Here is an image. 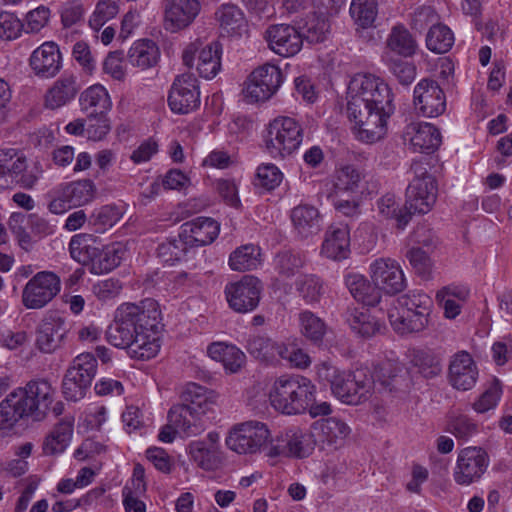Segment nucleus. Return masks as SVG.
I'll use <instances>...</instances> for the list:
<instances>
[{"label":"nucleus","mask_w":512,"mask_h":512,"mask_svg":"<svg viewBox=\"0 0 512 512\" xmlns=\"http://www.w3.org/2000/svg\"><path fill=\"white\" fill-rule=\"evenodd\" d=\"M389 86L372 74H356L349 82L347 113L355 138L366 144L383 139L394 112Z\"/></svg>","instance_id":"f257e3e1"},{"label":"nucleus","mask_w":512,"mask_h":512,"mask_svg":"<svg viewBox=\"0 0 512 512\" xmlns=\"http://www.w3.org/2000/svg\"><path fill=\"white\" fill-rule=\"evenodd\" d=\"M161 312L157 301L146 298L136 303H123L115 312L114 323L106 332L114 347L126 349L130 358L149 360L160 350L158 325Z\"/></svg>","instance_id":"f03ea898"},{"label":"nucleus","mask_w":512,"mask_h":512,"mask_svg":"<svg viewBox=\"0 0 512 512\" xmlns=\"http://www.w3.org/2000/svg\"><path fill=\"white\" fill-rule=\"evenodd\" d=\"M55 389L46 380H31L0 402V430H11L20 420L42 421L55 400Z\"/></svg>","instance_id":"7ed1b4c3"},{"label":"nucleus","mask_w":512,"mask_h":512,"mask_svg":"<svg viewBox=\"0 0 512 512\" xmlns=\"http://www.w3.org/2000/svg\"><path fill=\"white\" fill-rule=\"evenodd\" d=\"M317 376L329 383L334 396L348 405H358L368 400L374 391L375 380L367 368L347 372L324 362L318 365Z\"/></svg>","instance_id":"20e7f679"},{"label":"nucleus","mask_w":512,"mask_h":512,"mask_svg":"<svg viewBox=\"0 0 512 512\" xmlns=\"http://www.w3.org/2000/svg\"><path fill=\"white\" fill-rule=\"evenodd\" d=\"M431 304L430 297L419 291L398 297L388 309L390 325L400 335L423 331L428 325Z\"/></svg>","instance_id":"39448f33"},{"label":"nucleus","mask_w":512,"mask_h":512,"mask_svg":"<svg viewBox=\"0 0 512 512\" xmlns=\"http://www.w3.org/2000/svg\"><path fill=\"white\" fill-rule=\"evenodd\" d=\"M316 387L310 379L300 376H281L275 380L269 400L272 407L287 415L305 412L315 400Z\"/></svg>","instance_id":"423d86ee"},{"label":"nucleus","mask_w":512,"mask_h":512,"mask_svg":"<svg viewBox=\"0 0 512 512\" xmlns=\"http://www.w3.org/2000/svg\"><path fill=\"white\" fill-rule=\"evenodd\" d=\"M302 140L300 123L292 117L278 116L268 125L265 147L274 159H284L299 149Z\"/></svg>","instance_id":"0eeeda50"},{"label":"nucleus","mask_w":512,"mask_h":512,"mask_svg":"<svg viewBox=\"0 0 512 512\" xmlns=\"http://www.w3.org/2000/svg\"><path fill=\"white\" fill-rule=\"evenodd\" d=\"M414 178L406 190L405 209L412 214H426L434 206L437 198V184L432 175L420 162L411 166Z\"/></svg>","instance_id":"6e6552de"},{"label":"nucleus","mask_w":512,"mask_h":512,"mask_svg":"<svg viewBox=\"0 0 512 512\" xmlns=\"http://www.w3.org/2000/svg\"><path fill=\"white\" fill-rule=\"evenodd\" d=\"M95 195V186L91 180L83 179L64 182L49 192L48 210L55 215L91 202Z\"/></svg>","instance_id":"1a4fd4ad"},{"label":"nucleus","mask_w":512,"mask_h":512,"mask_svg":"<svg viewBox=\"0 0 512 512\" xmlns=\"http://www.w3.org/2000/svg\"><path fill=\"white\" fill-rule=\"evenodd\" d=\"M97 373V360L91 353L76 356L68 368L63 382L64 397L70 401H78L85 396Z\"/></svg>","instance_id":"9d476101"},{"label":"nucleus","mask_w":512,"mask_h":512,"mask_svg":"<svg viewBox=\"0 0 512 512\" xmlns=\"http://www.w3.org/2000/svg\"><path fill=\"white\" fill-rule=\"evenodd\" d=\"M271 441L266 424L247 421L235 425L226 437V445L240 455H253L260 452Z\"/></svg>","instance_id":"9b49d317"},{"label":"nucleus","mask_w":512,"mask_h":512,"mask_svg":"<svg viewBox=\"0 0 512 512\" xmlns=\"http://www.w3.org/2000/svg\"><path fill=\"white\" fill-rule=\"evenodd\" d=\"M39 173L28 170L25 155L16 149L0 150V191L14 185L31 189L37 183Z\"/></svg>","instance_id":"f8f14e48"},{"label":"nucleus","mask_w":512,"mask_h":512,"mask_svg":"<svg viewBox=\"0 0 512 512\" xmlns=\"http://www.w3.org/2000/svg\"><path fill=\"white\" fill-rule=\"evenodd\" d=\"M61 290V279L52 271H39L22 290V304L27 309H41L50 303Z\"/></svg>","instance_id":"ddd939ff"},{"label":"nucleus","mask_w":512,"mask_h":512,"mask_svg":"<svg viewBox=\"0 0 512 512\" xmlns=\"http://www.w3.org/2000/svg\"><path fill=\"white\" fill-rule=\"evenodd\" d=\"M282 82L280 68L273 64H264L250 74L243 89L244 97L250 103L265 101L279 89Z\"/></svg>","instance_id":"4468645a"},{"label":"nucleus","mask_w":512,"mask_h":512,"mask_svg":"<svg viewBox=\"0 0 512 512\" xmlns=\"http://www.w3.org/2000/svg\"><path fill=\"white\" fill-rule=\"evenodd\" d=\"M369 275L378 292L394 295L402 292L407 286L400 264L392 258L380 257L372 261Z\"/></svg>","instance_id":"2eb2a0df"},{"label":"nucleus","mask_w":512,"mask_h":512,"mask_svg":"<svg viewBox=\"0 0 512 512\" xmlns=\"http://www.w3.org/2000/svg\"><path fill=\"white\" fill-rule=\"evenodd\" d=\"M488 465L489 456L484 449L466 447L458 453L453 478L457 484L468 486L483 476Z\"/></svg>","instance_id":"dca6fc26"},{"label":"nucleus","mask_w":512,"mask_h":512,"mask_svg":"<svg viewBox=\"0 0 512 512\" xmlns=\"http://www.w3.org/2000/svg\"><path fill=\"white\" fill-rule=\"evenodd\" d=\"M199 43H191L183 51V63L187 67H193L197 59L196 70L205 79L214 78L221 69L222 48L218 42H211L199 48Z\"/></svg>","instance_id":"f3484780"},{"label":"nucleus","mask_w":512,"mask_h":512,"mask_svg":"<svg viewBox=\"0 0 512 512\" xmlns=\"http://www.w3.org/2000/svg\"><path fill=\"white\" fill-rule=\"evenodd\" d=\"M224 292L232 310L238 313H248L259 304L261 284L256 277L246 275L237 282L227 284Z\"/></svg>","instance_id":"a211bd4d"},{"label":"nucleus","mask_w":512,"mask_h":512,"mask_svg":"<svg viewBox=\"0 0 512 512\" xmlns=\"http://www.w3.org/2000/svg\"><path fill=\"white\" fill-rule=\"evenodd\" d=\"M268 48L275 54L289 58L297 55L304 42V35L290 24H272L264 32Z\"/></svg>","instance_id":"6ab92c4d"},{"label":"nucleus","mask_w":512,"mask_h":512,"mask_svg":"<svg viewBox=\"0 0 512 512\" xmlns=\"http://www.w3.org/2000/svg\"><path fill=\"white\" fill-rule=\"evenodd\" d=\"M413 104L417 114L433 118L446 110V96L440 85L431 79H422L414 87Z\"/></svg>","instance_id":"aec40b11"},{"label":"nucleus","mask_w":512,"mask_h":512,"mask_svg":"<svg viewBox=\"0 0 512 512\" xmlns=\"http://www.w3.org/2000/svg\"><path fill=\"white\" fill-rule=\"evenodd\" d=\"M168 104L178 114H187L199 107L198 81L192 74H182L175 78L169 91Z\"/></svg>","instance_id":"412c9836"},{"label":"nucleus","mask_w":512,"mask_h":512,"mask_svg":"<svg viewBox=\"0 0 512 512\" xmlns=\"http://www.w3.org/2000/svg\"><path fill=\"white\" fill-rule=\"evenodd\" d=\"M81 88V83L75 74L64 73L46 91L44 105L51 110L64 107L77 97Z\"/></svg>","instance_id":"4be33fe9"},{"label":"nucleus","mask_w":512,"mask_h":512,"mask_svg":"<svg viewBox=\"0 0 512 512\" xmlns=\"http://www.w3.org/2000/svg\"><path fill=\"white\" fill-rule=\"evenodd\" d=\"M68 328L64 318L48 315L39 323L36 330V346L43 353H52L60 347Z\"/></svg>","instance_id":"5701e85b"},{"label":"nucleus","mask_w":512,"mask_h":512,"mask_svg":"<svg viewBox=\"0 0 512 512\" xmlns=\"http://www.w3.org/2000/svg\"><path fill=\"white\" fill-rule=\"evenodd\" d=\"M403 139L415 152L434 151L441 144L439 130L427 122H411L406 125Z\"/></svg>","instance_id":"b1692460"},{"label":"nucleus","mask_w":512,"mask_h":512,"mask_svg":"<svg viewBox=\"0 0 512 512\" xmlns=\"http://www.w3.org/2000/svg\"><path fill=\"white\" fill-rule=\"evenodd\" d=\"M200 10L199 0H166L164 11L166 29L176 32L188 27Z\"/></svg>","instance_id":"393cba45"},{"label":"nucleus","mask_w":512,"mask_h":512,"mask_svg":"<svg viewBox=\"0 0 512 512\" xmlns=\"http://www.w3.org/2000/svg\"><path fill=\"white\" fill-rule=\"evenodd\" d=\"M181 237L190 248L212 243L219 234V224L212 218L198 217L181 225Z\"/></svg>","instance_id":"a878e982"},{"label":"nucleus","mask_w":512,"mask_h":512,"mask_svg":"<svg viewBox=\"0 0 512 512\" xmlns=\"http://www.w3.org/2000/svg\"><path fill=\"white\" fill-rule=\"evenodd\" d=\"M478 378L477 367L469 353L462 351L454 355L449 367L451 385L462 391L470 390Z\"/></svg>","instance_id":"bb28decb"},{"label":"nucleus","mask_w":512,"mask_h":512,"mask_svg":"<svg viewBox=\"0 0 512 512\" xmlns=\"http://www.w3.org/2000/svg\"><path fill=\"white\" fill-rule=\"evenodd\" d=\"M321 253L332 260H341L350 253V232L345 224H332L325 232Z\"/></svg>","instance_id":"cd10ccee"},{"label":"nucleus","mask_w":512,"mask_h":512,"mask_svg":"<svg viewBox=\"0 0 512 512\" xmlns=\"http://www.w3.org/2000/svg\"><path fill=\"white\" fill-rule=\"evenodd\" d=\"M332 184L333 190L330 193L353 197L363 192L366 184L365 174L354 165H344L335 170Z\"/></svg>","instance_id":"c85d7f7f"},{"label":"nucleus","mask_w":512,"mask_h":512,"mask_svg":"<svg viewBox=\"0 0 512 512\" xmlns=\"http://www.w3.org/2000/svg\"><path fill=\"white\" fill-rule=\"evenodd\" d=\"M30 66L38 76L52 77L61 67V54L53 42H45L33 51Z\"/></svg>","instance_id":"c756f323"},{"label":"nucleus","mask_w":512,"mask_h":512,"mask_svg":"<svg viewBox=\"0 0 512 512\" xmlns=\"http://www.w3.org/2000/svg\"><path fill=\"white\" fill-rule=\"evenodd\" d=\"M203 415L187 406H173L169 410L170 422L178 428V435L185 438L199 435L205 430Z\"/></svg>","instance_id":"7c9ffc66"},{"label":"nucleus","mask_w":512,"mask_h":512,"mask_svg":"<svg viewBox=\"0 0 512 512\" xmlns=\"http://www.w3.org/2000/svg\"><path fill=\"white\" fill-rule=\"evenodd\" d=\"M350 433L349 426L342 420L331 417L318 422L313 428L315 441L323 446L338 448Z\"/></svg>","instance_id":"2f4dec72"},{"label":"nucleus","mask_w":512,"mask_h":512,"mask_svg":"<svg viewBox=\"0 0 512 512\" xmlns=\"http://www.w3.org/2000/svg\"><path fill=\"white\" fill-rule=\"evenodd\" d=\"M209 357L221 362L228 373H237L246 362L245 354L234 344L213 342L207 348Z\"/></svg>","instance_id":"473e14b6"},{"label":"nucleus","mask_w":512,"mask_h":512,"mask_svg":"<svg viewBox=\"0 0 512 512\" xmlns=\"http://www.w3.org/2000/svg\"><path fill=\"white\" fill-rule=\"evenodd\" d=\"M73 435V422L62 420L46 435L42 451L46 456L59 455L68 447Z\"/></svg>","instance_id":"72a5a7b5"},{"label":"nucleus","mask_w":512,"mask_h":512,"mask_svg":"<svg viewBox=\"0 0 512 512\" xmlns=\"http://www.w3.org/2000/svg\"><path fill=\"white\" fill-rule=\"evenodd\" d=\"M291 220L298 234L302 237L317 233L321 227V216L318 209L308 204H300L293 208Z\"/></svg>","instance_id":"f704fd0d"},{"label":"nucleus","mask_w":512,"mask_h":512,"mask_svg":"<svg viewBox=\"0 0 512 512\" xmlns=\"http://www.w3.org/2000/svg\"><path fill=\"white\" fill-rule=\"evenodd\" d=\"M126 253V247L121 243H113L103 249L99 247L89 271L95 275L109 273L121 264Z\"/></svg>","instance_id":"c9c22d12"},{"label":"nucleus","mask_w":512,"mask_h":512,"mask_svg":"<svg viewBox=\"0 0 512 512\" xmlns=\"http://www.w3.org/2000/svg\"><path fill=\"white\" fill-rule=\"evenodd\" d=\"M282 437L285 444L272 445L268 453L269 456L284 455L302 458L309 454L310 448L305 443L306 435L300 429H290Z\"/></svg>","instance_id":"e433bc0d"},{"label":"nucleus","mask_w":512,"mask_h":512,"mask_svg":"<svg viewBox=\"0 0 512 512\" xmlns=\"http://www.w3.org/2000/svg\"><path fill=\"white\" fill-rule=\"evenodd\" d=\"M386 48L401 57H412L417 51L418 44L403 24H396L387 36Z\"/></svg>","instance_id":"4c0bfd02"},{"label":"nucleus","mask_w":512,"mask_h":512,"mask_svg":"<svg viewBox=\"0 0 512 512\" xmlns=\"http://www.w3.org/2000/svg\"><path fill=\"white\" fill-rule=\"evenodd\" d=\"M345 284L351 295L364 305L375 306L381 299L380 292L375 285L359 273H349L345 277Z\"/></svg>","instance_id":"58836bf2"},{"label":"nucleus","mask_w":512,"mask_h":512,"mask_svg":"<svg viewBox=\"0 0 512 512\" xmlns=\"http://www.w3.org/2000/svg\"><path fill=\"white\" fill-rule=\"evenodd\" d=\"M81 109L86 114L108 113L112 107V101L107 89L95 84L88 87L80 96Z\"/></svg>","instance_id":"ea45409f"},{"label":"nucleus","mask_w":512,"mask_h":512,"mask_svg":"<svg viewBox=\"0 0 512 512\" xmlns=\"http://www.w3.org/2000/svg\"><path fill=\"white\" fill-rule=\"evenodd\" d=\"M160 56L159 48L154 41L143 39L136 41L128 51V61L142 70L157 64Z\"/></svg>","instance_id":"a19ab883"},{"label":"nucleus","mask_w":512,"mask_h":512,"mask_svg":"<svg viewBox=\"0 0 512 512\" xmlns=\"http://www.w3.org/2000/svg\"><path fill=\"white\" fill-rule=\"evenodd\" d=\"M99 246L96 244L93 236L86 233H80L72 236L69 242V252L71 257L82 265L92 267L93 261L97 256Z\"/></svg>","instance_id":"79ce46f5"},{"label":"nucleus","mask_w":512,"mask_h":512,"mask_svg":"<svg viewBox=\"0 0 512 512\" xmlns=\"http://www.w3.org/2000/svg\"><path fill=\"white\" fill-rule=\"evenodd\" d=\"M261 264V250L253 244L243 245L229 257V266L234 271L244 272L256 269Z\"/></svg>","instance_id":"37998d69"},{"label":"nucleus","mask_w":512,"mask_h":512,"mask_svg":"<svg viewBox=\"0 0 512 512\" xmlns=\"http://www.w3.org/2000/svg\"><path fill=\"white\" fill-rule=\"evenodd\" d=\"M192 460L202 469L210 471L216 469L221 463L218 446L206 444L203 441H194L189 445Z\"/></svg>","instance_id":"c03bdc74"},{"label":"nucleus","mask_w":512,"mask_h":512,"mask_svg":"<svg viewBox=\"0 0 512 512\" xmlns=\"http://www.w3.org/2000/svg\"><path fill=\"white\" fill-rule=\"evenodd\" d=\"M347 322L350 328L363 338H370L380 332L381 329L379 322L364 307L353 309L349 313Z\"/></svg>","instance_id":"a18cd8bd"},{"label":"nucleus","mask_w":512,"mask_h":512,"mask_svg":"<svg viewBox=\"0 0 512 512\" xmlns=\"http://www.w3.org/2000/svg\"><path fill=\"white\" fill-rule=\"evenodd\" d=\"M410 358L413 367L425 378H434L442 371L441 358L430 350H412Z\"/></svg>","instance_id":"49530a36"},{"label":"nucleus","mask_w":512,"mask_h":512,"mask_svg":"<svg viewBox=\"0 0 512 512\" xmlns=\"http://www.w3.org/2000/svg\"><path fill=\"white\" fill-rule=\"evenodd\" d=\"M455 38L452 30L444 24H434L430 27L426 35V47L433 53L443 54L448 52Z\"/></svg>","instance_id":"de8ad7c7"},{"label":"nucleus","mask_w":512,"mask_h":512,"mask_svg":"<svg viewBox=\"0 0 512 512\" xmlns=\"http://www.w3.org/2000/svg\"><path fill=\"white\" fill-rule=\"evenodd\" d=\"M189 249V245L181 237L180 232L178 238H169L161 242L157 247L156 254L163 263L174 265L185 259Z\"/></svg>","instance_id":"09e8293b"},{"label":"nucleus","mask_w":512,"mask_h":512,"mask_svg":"<svg viewBox=\"0 0 512 512\" xmlns=\"http://www.w3.org/2000/svg\"><path fill=\"white\" fill-rule=\"evenodd\" d=\"M216 19L227 34H239L245 26L243 12L233 4L221 5L216 12Z\"/></svg>","instance_id":"8fccbe9b"},{"label":"nucleus","mask_w":512,"mask_h":512,"mask_svg":"<svg viewBox=\"0 0 512 512\" xmlns=\"http://www.w3.org/2000/svg\"><path fill=\"white\" fill-rule=\"evenodd\" d=\"M182 403L177 406H187L198 412L206 413L209 407V393L207 389L196 383H187L181 391Z\"/></svg>","instance_id":"3c124183"},{"label":"nucleus","mask_w":512,"mask_h":512,"mask_svg":"<svg viewBox=\"0 0 512 512\" xmlns=\"http://www.w3.org/2000/svg\"><path fill=\"white\" fill-rule=\"evenodd\" d=\"M376 205L379 215L385 219H395L399 228L403 229L408 224L411 215L405 208H400L394 194H385L377 200Z\"/></svg>","instance_id":"603ef678"},{"label":"nucleus","mask_w":512,"mask_h":512,"mask_svg":"<svg viewBox=\"0 0 512 512\" xmlns=\"http://www.w3.org/2000/svg\"><path fill=\"white\" fill-rule=\"evenodd\" d=\"M378 14V3L376 0H352L350 15L362 28L371 27Z\"/></svg>","instance_id":"864d4df0"},{"label":"nucleus","mask_w":512,"mask_h":512,"mask_svg":"<svg viewBox=\"0 0 512 512\" xmlns=\"http://www.w3.org/2000/svg\"><path fill=\"white\" fill-rule=\"evenodd\" d=\"M121 218V212L116 206L104 205L94 209L89 217V224L96 232H104L113 227Z\"/></svg>","instance_id":"5fc2aeb1"},{"label":"nucleus","mask_w":512,"mask_h":512,"mask_svg":"<svg viewBox=\"0 0 512 512\" xmlns=\"http://www.w3.org/2000/svg\"><path fill=\"white\" fill-rule=\"evenodd\" d=\"M299 325L303 336L312 342H319L323 339L326 326L322 319L311 311H303L299 315Z\"/></svg>","instance_id":"6e6d98bb"},{"label":"nucleus","mask_w":512,"mask_h":512,"mask_svg":"<svg viewBox=\"0 0 512 512\" xmlns=\"http://www.w3.org/2000/svg\"><path fill=\"white\" fill-rule=\"evenodd\" d=\"M296 290L308 304L318 302L323 294V283L315 275H304L296 280Z\"/></svg>","instance_id":"4d7b16f0"},{"label":"nucleus","mask_w":512,"mask_h":512,"mask_svg":"<svg viewBox=\"0 0 512 512\" xmlns=\"http://www.w3.org/2000/svg\"><path fill=\"white\" fill-rule=\"evenodd\" d=\"M119 2L120 0H99L89 18V26L97 31L113 19L119 13Z\"/></svg>","instance_id":"13d9d810"},{"label":"nucleus","mask_w":512,"mask_h":512,"mask_svg":"<svg viewBox=\"0 0 512 512\" xmlns=\"http://www.w3.org/2000/svg\"><path fill=\"white\" fill-rule=\"evenodd\" d=\"M282 179L283 173L280 169L272 163H266L261 164L257 168L254 184L257 187L270 191L278 187Z\"/></svg>","instance_id":"bf43d9fd"},{"label":"nucleus","mask_w":512,"mask_h":512,"mask_svg":"<svg viewBox=\"0 0 512 512\" xmlns=\"http://www.w3.org/2000/svg\"><path fill=\"white\" fill-rule=\"evenodd\" d=\"M274 347L275 342L262 335L252 336L248 340L247 344V349L251 355L266 362H272L275 360Z\"/></svg>","instance_id":"052dcab7"},{"label":"nucleus","mask_w":512,"mask_h":512,"mask_svg":"<svg viewBox=\"0 0 512 512\" xmlns=\"http://www.w3.org/2000/svg\"><path fill=\"white\" fill-rule=\"evenodd\" d=\"M110 122L107 113L87 114L86 134L94 141L102 140L110 131Z\"/></svg>","instance_id":"680f3d73"},{"label":"nucleus","mask_w":512,"mask_h":512,"mask_svg":"<svg viewBox=\"0 0 512 512\" xmlns=\"http://www.w3.org/2000/svg\"><path fill=\"white\" fill-rule=\"evenodd\" d=\"M406 257L415 272L424 279L431 277L433 262L429 255L420 248H411Z\"/></svg>","instance_id":"e2e57ef3"},{"label":"nucleus","mask_w":512,"mask_h":512,"mask_svg":"<svg viewBox=\"0 0 512 512\" xmlns=\"http://www.w3.org/2000/svg\"><path fill=\"white\" fill-rule=\"evenodd\" d=\"M24 218L25 216L21 213H13L9 224L18 245L26 252H29L33 249L35 241L26 228L21 225Z\"/></svg>","instance_id":"0e129e2a"},{"label":"nucleus","mask_w":512,"mask_h":512,"mask_svg":"<svg viewBox=\"0 0 512 512\" xmlns=\"http://www.w3.org/2000/svg\"><path fill=\"white\" fill-rule=\"evenodd\" d=\"M23 24L14 13L0 11V38L14 40L21 35Z\"/></svg>","instance_id":"69168bd1"},{"label":"nucleus","mask_w":512,"mask_h":512,"mask_svg":"<svg viewBox=\"0 0 512 512\" xmlns=\"http://www.w3.org/2000/svg\"><path fill=\"white\" fill-rule=\"evenodd\" d=\"M303 259L300 255L290 252H283L277 255L275 267L278 273L284 277H292L303 266Z\"/></svg>","instance_id":"338daca9"},{"label":"nucleus","mask_w":512,"mask_h":512,"mask_svg":"<svg viewBox=\"0 0 512 512\" xmlns=\"http://www.w3.org/2000/svg\"><path fill=\"white\" fill-rule=\"evenodd\" d=\"M501 394L502 389L496 381L479 396L472 407L477 413L488 412L497 406Z\"/></svg>","instance_id":"774afa93"}]
</instances>
